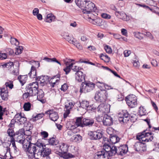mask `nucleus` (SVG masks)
I'll use <instances>...</instances> for the list:
<instances>
[{
	"mask_svg": "<svg viewBox=\"0 0 159 159\" xmlns=\"http://www.w3.org/2000/svg\"><path fill=\"white\" fill-rule=\"evenodd\" d=\"M103 150L97 152L95 154L94 159H108L109 157L115 155L116 152L115 148H111L109 141L107 138L104 139Z\"/></svg>",
	"mask_w": 159,
	"mask_h": 159,
	"instance_id": "obj_1",
	"label": "nucleus"
},
{
	"mask_svg": "<svg viewBox=\"0 0 159 159\" xmlns=\"http://www.w3.org/2000/svg\"><path fill=\"white\" fill-rule=\"evenodd\" d=\"M73 123L72 121H69L67 122L66 127L69 129H73L78 127H83L86 126H91L94 123L93 120H75Z\"/></svg>",
	"mask_w": 159,
	"mask_h": 159,
	"instance_id": "obj_2",
	"label": "nucleus"
},
{
	"mask_svg": "<svg viewBox=\"0 0 159 159\" xmlns=\"http://www.w3.org/2000/svg\"><path fill=\"white\" fill-rule=\"evenodd\" d=\"M40 143H30L28 145L24 144L23 148L26 154L30 158H35L38 152L40 146Z\"/></svg>",
	"mask_w": 159,
	"mask_h": 159,
	"instance_id": "obj_3",
	"label": "nucleus"
},
{
	"mask_svg": "<svg viewBox=\"0 0 159 159\" xmlns=\"http://www.w3.org/2000/svg\"><path fill=\"white\" fill-rule=\"evenodd\" d=\"M69 146L67 144L61 143H59L55 147V149L61 153V156L64 158L68 159L73 157L72 154L67 152Z\"/></svg>",
	"mask_w": 159,
	"mask_h": 159,
	"instance_id": "obj_4",
	"label": "nucleus"
},
{
	"mask_svg": "<svg viewBox=\"0 0 159 159\" xmlns=\"http://www.w3.org/2000/svg\"><path fill=\"white\" fill-rule=\"evenodd\" d=\"M48 145H44L40 143V146L37 156L45 158L46 159H51L50 155L51 153L52 150L51 148L48 147Z\"/></svg>",
	"mask_w": 159,
	"mask_h": 159,
	"instance_id": "obj_5",
	"label": "nucleus"
},
{
	"mask_svg": "<svg viewBox=\"0 0 159 159\" xmlns=\"http://www.w3.org/2000/svg\"><path fill=\"white\" fill-rule=\"evenodd\" d=\"M95 86L94 84L90 82H82L80 87V92L81 93L89 92L94 89Z\"/></svg>",
	"mask_w": 159,
	"mask_h": 159,
	"instance_id": "obj_6",
	"label": "nucleus"
},
{
	"mask_svg": "<svg viewBox=\"0 0 159 159\" xmlns=\"http://www.w3.org/2000/svg\"><path fill=\"white\" fill-rule=\"evenodd\" d=\"M107 93L105 90H100L95 93L94 98L97 101L100 102H105L107 98Z\"/></svg>",
	"mask_w": 159,
	"mask_h": 159,
	"instance_id": "obj_7",
	"label": "nucleus"
},
{
	"mask_svg": "<svg viewBox=\"0 0 159 159\" xmlns=\"http://www.w3.org/2000/svg\"><path fill=\"white\" fill-rule=\"evenodd\" d=\"M38 85L37 82H33L28 84L26 87V90L29 93L30 96H33L36 95L38 91Z\"/></svg>",
	"mask_w": 159,
	"mask_h": 159,
	"instance_id": "obj_8",
	"label": "nucleus"
},
{
	"mask_svg": "<svg viewBox=\"0 0 159 159\" xmlns=\"http://www.w3.org/2000/svg\"><path fill=\"white\" fill-rule=\"evenodd\" d=\"M151 133H145L144 131L142 133L139 134L137 135L136 139L140 141L148 142L151 141L153 139L152 136H151L150 138H148V136L152 135Z\"/></svg>",
	"mask_w": 159,
	"mask_h": 159,
	"instance_id": "obj_9",
	"label": "nucleus"
},
{
	"mask_svg": "<svg viewBox=\"0 0 159 159\" xmlns=\"http://www.w3.org/2000/svg\"><path fill=\"white\" fill-rule=\"evenodd\" d=\"M25 135L24 129H21L15 133V140L16 141L23 144L25 137L24 136Z\"/></svg>",
	"mask_w": 159,
	"mask_h": 159,
	"instance_id": "obj_10",
	"label": "nucleus"
},
{
	"mask_svg": "<svg viewBox=\"0 0 159 159\" xmlns=\"http://www.w3.org/2000/svg\"><path fill=\"white\" fill-rule=\"evenodd\" d=\"M126 101L128 106L131 108L136 107L137 104V98L135 95L133 94L126 97Z\"/></svg>",
	"mask_w": 159,
	"mask_h": 159,
	"instance_id": "obj_11",
	"label": "nucleus"
},
{
	"mask_svg": "<svg viewBox=\"0 0 159 159\" xmlns=\"http://www.w3.org/2000/svg\"><path fill=\"white\" fill-rule=\"evenodd\" d=\"M85 7L83 11L84 14H88L91 12H95L97 9L95 4L90 1H87Z\"/></svg>",
	"mask_w": 159,
	"mask_h": 159,
	"instance_id": "obj_12",
	"label": "nucleus"
},
{
	"mask_svg": "<svg viewBox=\"0 0 159 159\" xmlns=\"http://www.w3.org/2000/svg\"><path fill=\"white\" fill-rule=\"evenodd\" d=\"M114 148H115V150L116 151V152L115 154V155L116 153H117L118 154L123 155L127 152L128 150V148L127 146L125 145L121 146L120 147H118V148L115 146H111V148L113 149Z\"/></svg>",
	"mask_w": 159,
	"mask_h": 159,
	"instance_id": "obj_13",
	"label": "nucleus"
},
{
	"mask_svg": "<svg viewBox=\"0 0 159 159\" xmlns=\"http://www.w3.org/2000/svg\"><path fill=\"white\" fill-rule=\"evenodd\" d=\"M82 108L87 110V111H95L96 110V107H95L93 105H90L89 104V102L86 101L84 100L80 102V106L79 108Z\"/></svg>",
	"mask_w": 159,
	"mask_h": 159,
	"instance_id": "obj_14",
	"label": "nucleus"
},
{
	"mask_svg": "<svg viewBox=\"0 0 159 159\" xmlns=\"http://www.w3.org/2000/svg\"><path fill=\"white\" fill-rule=\"evenodd\" d=\"M4 147L6 148V152L4 155V159H11V157H14L12 154V153L10 152V148L9 146L11 145V143H7L5 142L3 144Z\"/></svg>",
	"mask_w": 159,
	"mask_h": 159,
	"instance_id": "obj_15",
	"label": "nucleus"
},
{
	"mask_svg": "<svg viewBox=\"0 0 159 159\" xmlns=\"http://www.w3.org/2000/svg\"><path fill=\"white\" fill-rule=\"evenodd\" d=\"M134 148L137 152L144 151L146 150V146L145 143L140 142L135 143L134 145Z\"/></svg>",
	"mask_w": 159,
	"mask_h": 159,
	"instance_id": "obj_16",
	"label": "nucleus"
},
{
	"mask_svg": "<svg viewBox=\"0 0 159 159\" xmlns=\"http://www.w3.org/2000/svg\"><path fill=\"white\" fill-rule=\"evenodd\" d=\"M117 116L119 118H122L123 119L124 118H129V119L134 118L136 115H131L126 110H124L119 113Z\"/></svg>",
	"mask_w": 159,
	"mask_h": 159,
	"instance_id": "obj_17",
	"label": "nucleus"
},
{
	"mask_svg": "<svg viewBox=\"0 0 159 159\" xmlns=\"http://www.w3.org/2000/svg\"><path fill=\"white\" fill-rule=\"evenodd\" d=\"M98 112H102V113H107L109 111V106L104 104H101L96 108Z\"/></svg>",
	"mask_w": 159,
	"mask_h": 159,
	"instance_id": "obj_18",
	"label": "nucleus"
},
{
	"mask_svg": "<svg viewBox=\"0 0 159 159\" xmlns=\"http://www.w3.org/2000/svg\"><path fill=\"white\" fill-rule=\"evenodd\" d=\"M74 60H73L70 59H69L67 61L66 60H63L66 66V67L63 69V70L66 72V75L68 74L70 72L71 66L74 64V63H71V64L68 66V63L73 61Z\"/></svg>",
	"mask_w": 159,
	"mask_h": 159,
	"instance_id": "obj_19",
	"label": "nucleus"
},
{
	"mask_svg": "<svg viewBox=\"0 0 159 159\" xmlns=\"http://www.w3.org/2000/svg\"><path fill=\"white\" fill-rule=\"evenodd\" d=\"M45 113L49 116L50 119H58L59 118L57 112L54 111L53 110H49L46 111Z\"/></svg>",
	"mask_w": 159,
	"mask_h": 159,
	"instance_id": "obj_20",
	"label": "nucleus"
},
{
	"mask_svg": "<svg viewBox=\"0 0 159 159\" xmlns=\"http://www.w3.org/2000/svg\"><path fill=\"white\" fill-rule=\"evenodd\" d=\"M36 93V94L37 95V100L43 103H44L46 102V100L43 99L44 95L43 90L41 89H38V91H37Z\"/></svg>",
	"mask_w": 159,
	"mask_h": 159,
	"instance_id": "obj_21",
	"label": "nucleus"
},
{
	"mask_svg": "<svg viewBox=\"0 0 159 159\" xmlns=\"http://www.w3.org/2000/svg\"><path fill=\"white\" fill-rule=\"evenodd\" d=\"M89 134L90 135L91 139L93 140L99 139L102 137V133L97 131L91 132Z\"/></svg>",
	"mask_w": 159,
	"mask_h": 159,
	"instance_id": "obj_22",
	"label": "nucleus"
},
{
	"mask_svg": "<svg viewBox=\"0 0 159 159\" xmlns=\"http://www.w3.org/2000/svg\"><path fill=\"white\" fill-rule=\"evenodd\" d=\"M75 79L79 82H81L85 80V75H84L81 71H78L75 73Z\"/></svg>",
	"mask_w": 159,
	"mask_h": 159,
	"instance_id": "obj_23",
	"label": "nucleus"
},
{
	"mask_svg": "<svg viewBox=\"0 0 159 159\" xmlns=\"http://www.w3.org/2000/svg\"><path fill=\"white\" fill-rule=\"evenodd\" d=\"M115 14L118 18L124 21H126L129 19V17H127L126 14L123 12L116 11L115 12Z\"/></svg>",
	"mask_w": 159,
	"mask_h": 159,
	"instance_id": "obj_24",
	"label": "nucleus"
},
{
	"mask_svg": "<svg viewBox=\"0 0 159 159\" xmlns=\"http://www.w3.org/2000/svg\"><path fill=\"white\" fill-rule=\"evenodd\" d=\"M11 143H11L12 148V151L11 152L12 154L15 157L17 156L19 154V150L17 148L16 145L15 141L9 142V143Z\"/></svg>",
	"mask_w": 159,
	"mask_h": 159,
	"instance_id": "obj_25",
	"label": "nucleus"
},
{
	"mask_svg": "<svg viewBox=\"0 0 159 159\" xmlns=\"http://www.w3.org/2000/svg\"><path fill=\"white\" fill-rule=\"evenodd\" d=\"M49 78L48 76H41L37 77L36 80L40 81V83L43 84L44 85L49 81Z\"/></svg>",
	"mask_w": 159,
	"mask_h": 159,
	"instance_id": "obj_26",
	"label": "nucleus"
},
{
	"mask_svg": "<svg viewBox=\"0 0 159 159\" xmlns=\"http://www.w3.org/2000/svg\"><path fill=\"white\" fill-rule=\"evenodd\" d=\"M87 2L86 0H75L76 4L83 11L84 9Z\"/></svg>",
	"mask_w": 159,
	"mask_h": 159,
	"instance_id": "obj_27",
	"label": "nucleus"
},
{
	"mask_svg": "<svg viewBox=\"0 0 159 159\" xmlns=\"http://www.w3.org/2000/svg\"><path fill=\"white\" fill-rule=\"evenodd\" d=\"M30 128H29V129L27 130H26V131L28 132V136L25 138H24V140L23 143V145H24V144H25L26 145H28L30 143H31V140L32 139V137L30 136V134H31V132L30 131Z\"/></svg>",
	"mask_w": 159,
	"mask_h": 159,
	"instance_id": "obj_28",
	"label": "nucleus"
},
{
	"mask_svg": "<svg viewBox=\"0 0 159 159\" xmlns=\"http://www.w3.org/2000/svg\"><path fill=\"white\" fill-rule=\"evenodd\" d=\"M17 123L18 124V125H22V124L24 125V127L25 128H26V130L28 129V127L29 128H31V124L28 122V121H27L26 120H17Z\"/></svg>",
	"mask_w": 159,
	"mask_h": 159,
	"instance_id": "obj_29",
	"label": "nucleus"
},
{
	"mask_svg": "<svg viewBox=\"0 0 159 159\" xmlns=\"http://www.w3.org/2000/svg\"><path fill=\"white\" fill-rule=\"evenodd\" d=\"M0 96L2 100H6L8 99V91L4 88L0 89Z\"/></svg>",
	"mask_w": 159,
	"mask_h": 159,
	"instance_id": "obj_30",
	"label": "nucleus"
},
{
	"mask_svg": "<svg viewBox=\"0 0 159 159\" xmlns=\"http://www.w3.org/2000/svg\"><path fill=\"white\" fill-rule=\"evenodd\" d=\"M28 75L31 78H36V71L35 67L34 66H32L31 69V70L28 74Z\"/></svg>",
	"mask_w": 159,
	"mask_h": 159,
	"instance_id": "obj_31",
	"label": "nucleus"
},
{
	"mask_svg": "<svg viewBox=\"0 0 159 159\" xmlns=\"http://www.w3.org/2000/svg\"><path fill=\"white\" fill-rule=\"evenodd\" d=\"M57 20L56 16L52 13L48 14L47 16L45 21L48 22H51L52 21H55Z\"/></svg>",
	"mask_w": 159,
	"mask_h": 159,
	"instance_id": "obj_32",
	"label": "nucleus"
},
{
	"mask_svg": "<svg viewBox=\"0 0 159 159\" xmlns=\"http://www.w3.org/2000/svg\"><path fill=\"white\" fill-rule=\"evenodd\" d=\"M7 133L8 135L11 138L9 142L15 141V138H14V136L15 135V133H14L13 129L9 128L7 130Z\"/></svg>",
	"mask_w": 159,
	"mask_h": 159,
	"instance_id": "obj_33",
	"label": "nucleus"
},
{
	"mask_svg": "<svg viewBox=\"0 0 159 159\" xmlns=\"http://www.w3.org/2000/svg\"><path fill=\"white\" fill-rule=\"evenodd\" d=\"M82 140V138L81 136L79 134H75L70 139V140L75 142H79Z\"/></svg>",
	"mask_w": 159,
	"mask_h": 159,
	"instance_id": "obj_34",
	"label": "nucleus"
},
{
	"mask_svg": "<svg viewBox=\"0 0 159 159\" xmlns=\"http://www.w3.org/2000/svg\"><path fill=\"white\" fill-rule=\"evenodd\" d=\"M109 137L110 141L112 143L115 144L118 142L120 140V138L115 135H113Z\"/></svg>",
	"mask_w": 159,
	"mask_h": 159,
	"instance_id": "obj_35",
	"label": "nucleus"
},
{
	"mask_svg": "<svg viewBox=\"0 0 159 159\" xmlns=\"http://www.w3.org/2000/svg\"><path fill=\"white\" fill-rule=\"evenodd\" d=\"M48 143L50 145L57 146L59 144V141L58 140L55 138L52 137L48 140Z\"/></svg>",
	"mask_w": 159,
	"mask_h": 159,
	"instance_id": "obj_36",
	"label": "nucleus"
},
{
	"mask_svg": "<svg viewBox=\"0 0 159 159\" xmlns=\"http://www.w3.org/2000/svg\"><path fill=\"white\" fill-rule=\"evenodd\" d=\"M43 60H45L46 61L48 62H56L59 64L61 66V63L59 61L55 58H50L47 57H45L43 59Z\"/></svg>",
	"mask_w": 159,
	"mask_h": 159,
	"instance_id": "obj_37",
	"label": "nucleus"
},
{
	"mask_svg": "<svg viewBox=\"0 0 159 159\" xmlns=\"http://www.w3.org/2000/svg\"><path fill=\"white\" fill-rule=\"evenodd\" d=\"M20 83L21 84L22 86H23L25 83L27 78L25 77L24 76L20 75L18 77Z\"/></svg>",
	"mask_w": 159,
	"mask_h": 159,
	"instance_id": "obj_38",
	"label": "nucleus"
},
{
	"mask_svg": "<svg viewBox=\"0 0 159 159\" xmlns=\"http://www.w3.org/2000/svg\"><path fill=\"white\" fill-rule=\"evenodd\" d=\"M100 57L101 59L103 60L106 62H108L110 60V58L107 55H104L103 54H101Z\"/></svg>",
	"mask_w": 159,
	"mask_h": 159,
	"instance_id": "obj_39",
	"label": "nucleus"
},
{
	"mask_svg": "<svg viewBox=\"0 0 159 159\" xmlns=\"http://www.w3.org/2000/svg\"><path fill=\"white\" fill-rule=\"evenodd\" d=\"M97 119H112V118L107 114H104V116H98V117H96Z\"/></svg>",
	"mask_w": 159,
	"mask_h": 159,
	"instance_id": "obj_40",
	"label": "nucleus"
},
{
	"mask_svg": "<svg viewBox=\"0 0 159 159\" xmlns=\"http://www.w3.org/2000/svg\"><path fill=\"white\" fill-rule=\"evenodd\" d=\"M92 23L93 24L97 26H101L102 25V21L100 19H97L95 20L92 19Z\"/></svg>",
	"mask_w": 159,
	"mask_h": 159,
	"instance_id": "obj_41",
	"label": "nucleus"
},
{
	"mask_svg": "<svg viewBox=\"0 0 159 159\" xmlns=\"http://www.w3.org/2000/svg\"><path fill=\"white\" fill-rule=\"evenodd\" d=\"M13 65V63L12 62L10 61L6 63L3 64L1 65V66H2L3 68H7L9 69Z\"/></svg>",
	"mask_w": 159,
	"mask_h": 159,
	"instance_id": "obj_42",
	"label": "nucleus"
},
{
	"mask_svg": "<svg viewBox=\"0 0 159 159\" xmlns=\"http://www.w3.org/2000/svg\"><path fill=\"white\" fill-rule=\"evenodd\" d=\"M102 123L105 126H110L113 124V120H103Z\"/></svg>",
	"mask_w": 159,
	"mask_h": 159,
	"instance_id": "obj_43",
	"label": "nucleus"
},
{
	"mask_svg": "<svg viewBox=\"0 0 159 159\" xmlns=\"http://www.w3.org/2000/svg\"><path fill=\"white\" fill-rule=\"evenodd\" d=\"M31 107V104L29 102H25L23 108L24 110L25 111H29L30 110Z\"/></svg>",
	"mask_w": 159,
	"mask_h": 159,
	"instance_id": "obj_44",
	"label": "nucleus"
},
{
	"mask_svg": "<svg viewBox=\"0 0 159 159\" xmlns=\"http://www.w3.org/2000/svg\"><path fill=\"white\" fill-rule=\"evenodd\" d=\"M107 132L110 135V136H111L114 135L115 131L112 127H110L107 129Z\"/></svg>",
	"mask_w": 159,
	"mask_h": 159,
	"instance_id": "obj_45",
	"label": "nucleus"
},
{
	"mask_svg": "<svg viewBox=\"0 0 159 159\" xmlns=\"http://www.w3.org/2000/svg\"><path fill=\"white\" fill-rule=\"evenodd\" d=\"M45 115H46L45 113L44 114L43 113H39L35 115H33L32 117L33 118H37L38 119H40L42 118Z\"/></svg>",
	"mask_w": 159,
	"mask_h": 159,
	"instance_id": "obj_46",
	"label": "nucleus"
},
{
	"mask_svg": "<svg viewBox=\"0 0 159 159\" xmlns=\"http://www.w3.org/2000/svg\"><path fill=\"white\" fill-rule=\"evenodd\" d=\"M146 110L143 107H140L139 108V113L140 116H144L146 114Z\"/></svg>",
	"mask_w": 159,
	"mask_h": 159,
	"instance_id": "obj_47",
	"label": "nucleus"
},
{
	"mask_svg": "<svg viewBox=\"0 0 159 159\" xmlns=\"http://www.w3.org/2000/svg\"><path fill=\"white\" fill-rule=\"evenodd\" d=\"M73 65L71 66V69L74 71L77 72L78 71H80V70L82 69L80 67L78 66H74Z\"/></svg>",
	"mask_w": 159,
	"mask_h": 159,
	"instance_id": "obj_48",
	"label": "nucleus"
},
{
	"mask_svg": "<svg viewBox=\"0 0 159 159\" xmlns=\"http://www.w3.org/2000/svg\"><path fill=\"white\" fill-rule=\"evenodd\" d=\"M133 34L135 37L140 39H143V37L141 36L142 34L139 32H134Z\"/></svg>",
	"mask_w": 159,
	"mask_h": 159,
	"instance_id": "obj_49",
	"label": "nucleus"
},
{
	"mask_svg": "<svg viewBox=\"0 0 159 159\" xmlns=\"http://www.w3.org/2000/svg\"><path fill=\"white\" fill-rule=\"evenodd\" d=\"M5 85L6 87H8L10 89H12L13 87V82L12 81H9L6 83Z\"/></svg>",
	"mask_w": 159,
	"mask_h": 159,
	"instance_id": "obj_50",
	"label": "nucleus"
},
{
	"mask_svg": "<svg viewBox=\"0 0 159 159\" xmlns=\"http://www.w3.org/2000/svg\"><path fill=\"white\" fill-rule=\"evenodd\" d=\"M6 109V108H3L2 106H0V119H2V116Z\"/></svg>",
	"mask_w": 159,
	"mask_h": 159,
	"instance_id": "obj_51",
	"label": "nucleus"
},
{
	"mask_svg": "<svg viewBox=\"0 0 159 159\" xmlns=\"http://www.w3.org/2000/svg\"><path fill=\"white\" fill-rule=\"evenodd\" d=\"M104 49L106 52L108 53H111L112 52V50L109 46L106 45L104 47Z\"/></svg>",
	"mask_w": 159,
	"mask_h": 159,
	"instance_id": "obj_52",
	"label": "nucleus"
},
{
	"mask_svg": "<svg viewBox=\"0 0 159 159\" xmlns=\"http://www.w3.org/2000/svg\"><path fill=\"white\" fill-rule=\"evenodd\" d=\"M23 50V48L22 46H19V48H17L16 50L15 54L16 55H18L21 54L22 52V50Z\"/></svg>",
	"mask_w": 159,
	"mask_h": 159,
	"instance_id": "obj_53",
	"label": "nucleus"
},
{
	"mask_svg": "<svg viewBox=\"0 0 159 159\" xmlns=\"http://www.w3.org/2000/svg\"><path fill=\"white\" fill-rule=\"evenodd\" d=\"M75 103L73 102H69L68 104L65 105V107L67 109H71L73 107Z\"/></svg>",
	"mask_w": 159,
	"mask_h": 159,
	"instance_id": "obj_54",
	"label": "nucleus"
},
{
	"mask_svg": "<svg viewBox=\"0 0 159 159\" xmlns=\"http://www.w3.org/2000/svg\"><path fill=\"white\" fill-rule=\"evenodd\" d=\"M101 16L102 18L105 19H110L111 18V16L110 15L105 13L102 14Z\"/></svg>",
	"mask_w": 159,
	"mask_h": 159,
	"instance_id": "obj_55",
	"label": "nucleus"
},
{
	"mask_svg": "<svg viewBox=\"0 0 159 159\" xmlns=\"http://www.w3.org/2000/svg\"><path fill=\"white\" fill-rule=\"evenodd\" d=\"M67 89V85L66 84H64L63 85H62L61 90L63 91L64 92H65Z\"/></svg>",
	"mask_w": 159,
	"mask_h": 159,
	"instance_id": "obj_56",
	"label": "nucleus"
},
{
	"mask_svg": "<svg viewBox=\"0 0 159 159\" xmlns=\"http://www.w3.org/2000/svg\"><path fill=\"white\" fill-rule=\"evenodd\" d=\"M7 57V55L5 53H0V59L3 60L6 59Z\"/></svg>",
	"mask_w": 159,
	"mask_h": 159,
	"instance_id": "obj_57",
	"label": "nucleus"
},
{
	"mask_svg": "<svg viewBox=\"0 0 159 159\" xmlns=\"http://www.w3.org/2000/svg\"><path fill=\"white\" fill-rule=\"evenodd\" d=\"M117 98L118 101H122L123 99V95L121 93H120L117 95Z\"/></svg>",
	"mask_w": 159,
	"mask_h": 159,
	"instance_id": "obj_58",
	"label": "nucleus"
},
{
	"mask_svg": "<svg viewBox=\"0 0 159 159\" xmlns=\"http://www.w3.org/2000/svg\"><path fill=\"white\" fill-rule=\"evenodd\" d=\"M114 37L116 39H120L121 36L120 34H113Z\"/></svg>",
	"mask_w": 159,
	"mask_h": 159,
	"instance_id": "obj_59",
	"label": "nucleus"
},
{
	"mask_svg": "<svg viewBox=\"0 0 159 159\" xmlns=\"http://www.w3.org/2000/svg\"><path fill=\"white\" fill-rule=\"evenodd\" d=\"M39 13V10L38 8H35L33 11V14L34 16H36Z\"/></svg>",
	"mask_w": 159,
	"mask_h": 159,
	"instance_id": "obj_60",
	"label": "nucleus"
},
{
	"mask_svg": "<svg viewBox=\"0 0 159 159\" xmlns=\"http://www.w3.org/2000/svg\"><path fill=\"white\" fill-rule=\"evenodd\" d=\"M130 53L131 51L129 50H125L124 52V55L125 57L129 56Z\"/></svg>",
	"mask_w": 159,
	"mask_h": 159,
	"instance_id": "obj_61",
	"label": "nucleus"
},
{
	"mask_svg": "<svg viewBox=\"0 0 159 159\" xmlns=\"http://www.w3.org/2000/svg\"><path fill=\"white\" fill-rule=\"evenodd\" d=\"M121 32L122 35L125 36H127V31L125 29H122L121 30Z\"/></svg>",
	"mask_w": 159,
	"mask_h": 159,
	"instance_id": "obj_62",
	"label": "nucleus"
},
{
	"mask_svg": "<svg viewBox=\"0 0 159 159\" xmlns=\"http://www.w3.org/2000/svg\"><path fill=\"white\" fill-rule=\"evenodd\" d=\"M155 148L153 149V150L156 152H159V143H155Z\"/></svg>",
	"mask_w": 159,
	"mask_h": 159,
	"instance_id": "obj_63",
	"label": "nucleus"
},
{
	"mask_svg": "<svg viewBox=\"0 0 159 159\" xmlns=\"http://www.w3.org/2000/svg\"><path fill=\"white\" fill-rule=\"evenodd\" d=\"M41 134L44 138H46L48 136V133L46 131H43L41 132Z\"/></svg>",
	"mask_w": 159,
	"mask_h": 159,
	"instance_id": "obj_64",
	"label": "nucleus"
}]
</instances>
